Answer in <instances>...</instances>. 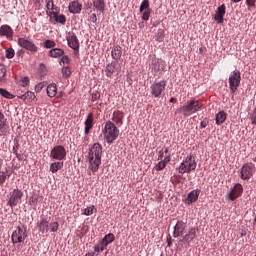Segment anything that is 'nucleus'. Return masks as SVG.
<instances>
[{
  "label": "nucleus",
  "instance_id": "2f4dec72",
  "mask_svg": "<svg viewBox=\"0 0 256 256\" xmlns=\"http://www.w3.org/2000/svg\"><path fill=\"white\" fill-rule=\"evenodd\" d=\"M104 245L107 247L110 243H113L115 241V235L113 233H109L105 235V237L101 240Z\"/></svg>",
  "mask_w": 256,
  "mask_h": 256
},
{
  "label": "nucleus",
  "instance_id": "f704fd0d",
  "mask_svg": "<svg viewBox=\"0 0 256 256\" xmlns=\"http://www.w3.org/2000/svg\"><path fill=\"white\" fill-rule=\"evenodd\" d=\"M105 249H107V246L102 240L94 246V250L96 251V253H103Z\"/></svg>",
  "mask_w": 256,
  "mask_h": 256
},
{
  "label": "nucleus",
  "instance_id": "69168bd1",
  "mask_svg": "<svg viewBox=\"0 0 256 256\" xmlns=\"http://www.w3.org/2000/svg\"><path fill=\"white\" fill-rule=\"evenodd\" d=\"M93 7V2L91 4L86 5V10L89 11Z\"/></svg>",
  "mask_w": 256,
  "mask_h": 256
},
{
  "label": "nucleus",
  "instance_id": "bf43d9fd",
  "mask_svg": "<svg viewBox=\"0 0 256 256\" xmlns=\"http://www.w3.org/2000/svg\"><path fill=\"white\" fill-rule=\"evenodd\" d=\"M17 57H23V55H25V50L24 49H20L16 52Z\"/></svg>",
  "mask_w": 256,
  "mask_h": 256
},
{
  "label": "nucleus",
  "instance_id": "c756f323",
  "mask_svg": "<svg viewBox=\"0 0 256 256\" xmlns=\"http://www.w3.org/2000/svg\"><path fill=\"white\" fill-rule=\"evenodd\" d=\"M46 91H47V95L48 97H55V95H57V84L55 83H52V84H49L46 88Z\"/></svg>",
  "mask_w": 256,
  "mask_h": 256
},
{
  "label": "nucleus",
  "instance_id": "4d7b16f0",
  "mask_svg": "<svg viewBox=\"0 0 256 256\" xmlns=\"http://www.w3.org/2000/svg\"><path fill=\"white\" fill-rule=\"evenodd\" d=\"M207 125H209V122H208L207 120H203V121L200 123L201 129H205V127H207Z\"/></svg>",
  "mask_w": 256,
  "mask_h": 256
},
{
  "label": "nucleus",
  "instance_id": "b1692460",
  "mask_svg": "<svg viewBox=\"0 0 256 256\" xmlns=\"http://www.w3.org/2000/svg\"><path fill=\"white\" fill-rule=\"evenodd\" d=\"M50 15H53V18L55 20L56 23H61V25H65V23H67V18L65 17V15L60 14L57 11H52L49 12Z\"/></svg>",
  "mask_w": 256,
  "mask_h": 256
},
{
  "label": "nucleus",
  "instance_id": "58836bf2",
  "mask_svg": "<svg viewBox=\"0 0 256 256\" xmlns=\"http://www.w3.org/2000/svg\"><path fill=\"white\" fill-rule=\"evenodd\" d=\"M56 45H57V43H55V41H53V40H46L44 42V47L46 49H53V47H56Z\"/></svg>",
  "mask_w": 256,
  "mask_h": 256
},
{
  "label": "nucleus",
  "instance_id": "0e129e2a",
  "mask_svg": "<svg viewBox=\"0 0 256 256\" xmlns=\"http://www.w3.org/2000/svg\"><path fill=\"white\" fill-rule=\"evenodd\" d=\"M15 155L18 161H23V154H19V152H17Z\"/></svg>",
  "mask_w": 256,
  "mask_h": 256
},
{
  "label": "nucleus",
  "instance_id": "f03ea898",
  "mask_svg": "<svg viewBox=\"0 0 256 256\" xmlns=\"http://www.w3.org/2000/svg\"><path fill=\"white\" fill-rule=\"evenodd\" d=\"M203 107V103L200 100H189L186 104L181 106L178 111L182 113L184 117H191L194 113H197Z\"/></svg>",
  "mask_w": 256,
  "mask_h": 256
},
{
  "label": "nucleus",
  "instance_id": "680f3d73",
  "mask_svg": "<svg viewBox=\"0 0 256 256\" xmlns=\"http://www.w3.org/2000/svg\"><path fill=\"white\" fill-rule=\"evenodd\" d=\"M73 49V51H74V55L76 56V57H79V46H77V47H75V48H72Z\"/></svg>",
  "mask_w": 256,
  "mask_h": 256
},
{
  "label": "nucleus",
  "instance_id": "0eeeda50",
  "mask_svg": "<svg viewBox=\"0 0 256 256\" xmlns=\"http://www.w3.org/2000/svg\"><path fill=\"white\" fill-rule=\"evenodd\" d=\"M50 158L54 159L55 161H65L67 159V150L63 145H56L50 151Z\"/></svg>",
  "mask_w": 256,
  "mask_h": 256
},
{
  "label": "nucleus",
  "instance_id": "4c0bfd02",
  "mask_svg": "<svg viewBox=\"0 0 256 256\" xmlns=\"http://www.w3.org/2000/svg\"><path fill=\"white\" fill-rule=\"evenodd\" d=\"M149 9V0H143L139 8L140 13H143V11H147Z\"/></svg>",
  "mask_w": 256,
  "mask_h": 256
},
{
  "label": "nucleus",
  "instance_id": "dca6fc26",
  "mask_svg": "<svg viewBox=\"0 0 256 256\" xmlns=\"http://www.w3.org/2000/svg\"><path fill=\"white\" fill-rule=\"evenodd\" d=\"M225 13H226V7L225 4H222L221 6H219L216 10V14H215V21H217V23H223L224 21V17H225Z\"/></svg>",
  "mask_w": 256,
  "mask_h": 256
},
{
  "label": "nucleus",
  "instance_id": "a211bd4d",
  "mask_svg": "<svg viewBox=\"0 0 256 256\" xmlns=\"http://www.w3.org/2000/svg\"><path fill=\"white\" fill-rule=\"evenodd\" d=\"M68 9L70 13H73V15H77L81 13V9H83V5H81L78 1H72L70 2Z\"/></svg>",
  "mask_w": 256,
  "mask_h": 256
},
{
  "label": "nucleus",
  "instance_id": "5701e85b",
  "mask_svg": "<svg viewBox=\"0 0 256 256\" xmlns=\"http://www.w3.org/2000/svg\"><path fill=\"white\" fill-rule=\"evenodd\" d=\"M84 125H85V130H84V133L85 135H89V131H91V129H93V114L90 113L85 122H84Z\"/></svg>",
  "mask_w": 256,
  "mask_h": 256
},
{
  "label": "nucleus",
  "instance_id": "79ce46f5",
  "mask_svg": "<svg viewBox=\"0 0 256 256\" xmlns=\"http://www.w3.org/2000/svg\"><path fill=\"white\" fill-rule=\"evenodd\" d=\"M101 99V93L99 91L92 92L91 101L95 103V101H99Z\"/></svg>",
  "mask_w": 256,
  "mask_h": 256
},
{
  "label": "nucleus",
  "instance_id": "6e6552de",
  "mask_svg": "<svg viewBox=\"0 0 256 256\" xmlns=\"http://www.w3.org/2000/svg\"><path fill=\"white\" fill-rule=\"evenodd\" d=\"M25 239H27V229L21 226L16 227V230H14L11 235V241L13 245H17V243H23Z\"/></svg>",
  "mask_w": 256,
  "mask_h": 256
},
{
  "label": "nucleus",
  "instance_id": "8fccbe9b",
  "mask_svg": "<svg viewBox=\"0 0 256 256\" xmlns=\"http://www.w3.org/2000/svg\"><path fill=\"white\" fill-rule=\"evenodd\" d=\"M39 73L42 76L47 75V67L45 66V64H40V66H39Z\"/></svg>",
  "mask_w": 256,
  "mask_h": 256
},
{
  "label": "nucleus",
  "instance_id": "6ab92c4d",
  "mask_svg": "<svg viewBox=\"0 0 256 256\" xmlns=\"http://www.w3.org/2000/svg\"><path fill=\"white\" fill-rule=\"evenodd\" d=\"M115 71H117V61H112L111 63H109L106 66V69H105L106 77L111 79L113 77V74L115 73Z\"/></svg>",
  "mask_w": 256,
  "mask_h": 256
},
{
  "label": "nucleus",
  "instance_id": "2eb2a0df",
  "mask_svg": "<svg viewBox=\"0 0 256 256\" xmlns=\"http://www.w3.org/2000/svg\"><path fill=\"white\" fill-rule=\"evenodd\" d=\"M37 228L39 233L45 235V233H49V221L45 218H41L40 221L37 223Z\"/></svg>",
  "mask_w": 256,
  "mask_h": 256
},
{
  "label": "nucleus",
  "instance_id": "f3484780",
  "mask_svg": "<svg viewBox=\"0 0 256 256\" xmlns=\"http://www.w3.org/2000/svg\"><path fill=\"white\" fill-rule=\"evenodd\" d=\"M5 115L0 112V137H3L9 133V125L4 122Z\"/></svg>",
  "mask_w": 256,
  "mask_h": 256
},
{
  "label": "nucleus",
  "instance_id": "ddd939ff",
  "mask_svg": "<svg viewBox=\"0 0 256 256\" xmlns=\"http://www.w3.org/2000/svg\"><path fill=\"white\" fill-rule=\"evenodd\" d=\"M186 227H187V224H185V222H183V220H178V222L174 226L173 237L174 238L181 237V235H183V233H185Z\"/></svg>",
  "mask_w": 256,
  "mask_h": 256
},
{
  "label": "nucleus",
  "instance_id": "39448f33",
  "mask_svg": "<svg viewBox=\"0 0 256 256\" xmlns=\"http://www.w3.org/2000/svg\"><path fill=\"white\" fill-rule=\"evenodd\" d=\"M23 199V191L19 188H15L13 191L9 193L7 205L13 209V207H17L20 205Z\"/></svg>",
  "mask_w": 256,
  "mask_h": 256
},
{
  "label": "nucleus",
  "instance_id": "774afa93",
  "mask_svg": "<svg viewBox=\"0 0 256 256\" xmlns=\"http://www.w3.org/2000/svg\"><path fill=\"white\" fill-rule=\"evenodd\" d=\"M170 103H177V99H175V98H170Z\"/></svg>",
  "mask_w": 256,
  "mask_h": 256
},
{
  "label": "nucleus",
  "instance_id": "6e6d98bb",
  "mask_svg": "<svg viewBox=\"0 0 256 256\" xmlns=\"http://www.w3.org/2000/svg\"><path fill=\"white\" fill-rule=\"evenodd\" d=\"M19 150V142H15V144H14V147H13V153H14V155H17V151Z\"/></svg>",
  "mask_w": 256,
  "mask_h": 256
},
{
  "label": "nucleus",
  "instance_id": "4468645a",
  "mask_svg": "<svg viewBox=\"0 0 256 256\" xmlns=\"http://www.w3.org/2000/svg\"><path fill=\"white\" fill-rule=\"evenodd\" d=\"M199 229L192 227L190 230L183 236L182 241H185V243H192L194 239H197V232Z\"/></svg>",
  "mask_w": 256,
  "mask_h": 256
},
{
  "label": "nucleus",
  "instance_id": "338daca9",
  "mask_svg": "<svg viewBox=\"0 0 256 256\" xmlns=\"http://www.w3.org/2000/svg\"><path fill=\"white\" fill-rule=\"evenodd\" d=\"M37 201H38L37 198H32V200H31L32 205H36Z\"/></svg>",
  "mask_w": 256,
  "mask_h": 256
},
{
  "label": "nucleus",
  "instance_id": "aec40b11",
  "mask_svg": "<svg viewBox=\"0 0 256 256\" xmlns=\"http://www.w3.org/2000/svg\"><path fill=\"white\" fill-rule=\"evenodd\" d=\"M199 195H201V190L197 189V190H192L189 194H188V198L186 200V203L188 205H191V203H195L197 201V199H199Z\"/></svg>",
  "mask_w": 256,
  "mask_h": 256
},
{
  "label": "nucleus",
  "instance_id": "5fc2aeb1",
  "mask_svg": "<svg viewBox=\"0 0 256 256\" xmlns=\"http://www.w3.org/2000/svg\"><path fill=\"white\" fill-rule=\"evenodd\" d=\"M88 21H91L92 23H97V14H91L88 18Z\"/></svg>",
  "mask_w": 256,
  "mask_h": 256
},
{
  "label": "nucleus",
  "instance_id": "c03bdc74",
  "mask_svg": "<svg viewBox=\"0 0 256 256\" xmlns=\"http://www.w3.org/2000/svg\"><path fill=\"white\" fill-rule=\"evenodd\" d=\"M15 57V50L13 48L6 49V59H13Z\"/></svg>",
  "mask_w": 256,
  "mask_h": 256
},
{
  "label": "nucleus",
  "instance_id": "cd10ccee",
  "mask_svg": "<svg viewBox=\"0 0 256 256\" xmlns=\"http://www.w3.org/2000/svg\"><path fill=\"white\" fill-rule=\"evenodd\" d=\"M0 35L5 37H13V29L9 25H2L0 27Z\"/></svg>",
  "mask_w": 256,
  "mask_h": 256
},
{
  "label": "nucleus",
  "instance_id": "f257e3e1",
  "mask_svg": "<svg viewBox=\"0 0 256 256\" xmlns=\"http://www.w3.org/2000/svg\"><path fill=\"white\" fill-rule=\"evenodd\" d=\"M101 157H103V146L99 143H94L88 152L89 167L93 173L99 171Z\"/></svg>",
  "mask_w": 256,
  "mask_h": 256
},
{
  "label": "nucleus",
  "instance_id": "20e7f679",
  "mask_svg": "<svg viewBox=\"0 0 256 256\" xmlns=\"http://www.w3.org/2000/svg\"><path fill=\"white\" fill-rule=\"evenodd\" d=\"M197 169V162L195 161V158H193V155H188L180 164L179 166V173H191V171H195Z\"/></svg>",
  "mask_w": 256,
  "mask_h": 256
},
{
  "label": "nucleus",
  "instance_id": "f8f14e48",
  "mask_svg": "<svg viewBox=\"0 0 256 256\" xmlns=\"http://www.w3.org/2000/svg\"><path fill=\"white\" fill-rule=\"evenodd\" d=\"M240 177L244 181H247L250 177H253V167L249 164H244L240 171Z\"/></svg>",
  "mask_w": 256,
  "mask_h": 256
},
{
  "label": "nucleus",
  "instance_id": "9b49d317",
  "mask_svg": "<svg viewBox=\"0 0 256 256\" xmlns=\"http://www.w3.org/2000/svg\"><path fill=\"white\" fill-rule=\"evenodd\" d=\"M18 45L22 47V49H26V51H30L31 53H37L38 47L35 45V43L25 39V38H19L18 39Z\"/></svg>",
  "mask_w": 256,
  "mask_h": 256
},
{
  "label": "nucleus",
  "instance_id": "4be33fe9",
  "mask_svg": "<svg viewBox=\"0 0 256 256\" xmlns=\"http://www.w3.org/2000/svg\"><path fill=\"white\" fill-rule=\"evenodd\" d=\"M18 99H22L25 103H31V101H35L36 96L34 92L26 91L24 94L18 96Z\"/></svg>",
  "mask_w": 256,
  "mask_h": 256
},
{
  "label": "nucleus",
  "instance_id": "a19ab883",
  "mask_svg": "<svg viewBox=\"0 0 256 256\" xmlns=\"http://www.w3.org/2000/svg\"><path fill=\"white\" fill-rule=\"evenodd\" d=\"M94 211H97V209H95V206H89L84 209V215L89 217L90 215H93Z\"/></svg>",
  "mask_w": 256,
  "mask_h": 256
},
{
  "label": "nucleus",
  "instance_id": "09e8293b",
  "mask_svg": "<svg viewBox=\"0 0 256 256\" xmlns=\"http://www.w3.org/2000/svg\"><path fill=\"white\" fill-rule=\"evenodd\" d=\"M5 75H7V69L5 66H0V81H3L5 79Z\"/></svg>",
  "mask_w": 256,
  "mask_h": 256
},
{
  "label": "nucleus",
  "instance_id": "3c124183",
  "mask_svg": "<svg viewBox=\"0 0 256 256\" xmlns=\"http://www.w3.org/2000/svg\"><path fill=\"white\" fill-rule=\"evenodd\" d=\"M250 120L252 125H256V107L253 109L252 113L250 114Z\"/></svg>",
  "mask_w": 256,
  "mask_h": 256
},
{
  "label": "nucleus",
  "instance_id": "393cba45",
  "mask_svg": "<svg viewBox=\"0 0 256 256\" xmlns=\"http://www.w3.org/2000/svg\"><path fill=\"white\" fill-rule=\"evenodd\" d=\"M92 7L96 11L103 13L105 11V0H92Z\"/></svg>",
  "mask_w": 256,
  "mask_h": 256
},
{
  "label": "nucleus",
  "instance_id": "a878e982",
  "mask_svg": "<svg viewBox=\"0 0 256 256\" xmlns=\"http://www.w3.org/2000/svg\"><path fill=\"white\" fill-rule=\"evenodd\" d=\"M123 117V112L114 111L112 121H114L118 127H121L123 125Z\"/></svg>",
  "mask_w": 256,
  "mask_h": 256
},
{
  "label": "nucleus",
  "instance_id": "473e14b6",
  "mask_svg": "<svg viewBox=\"0 0 256 256\" xmlns=\"http://www.w3.org/2000/svg\"><path fill=\"white\" fill-rule=\"evenodd\" d=\"M9 177H11V175L8 174L7 170L0 171V187H3L5 185V181H7Z\"/></svg>",
  "mask_w": 256,
  "mask_h": 256
},
{
  "label": "nucleus",
  "instance_id": "ea45409f",
  "mask_svg": "<svg viewBox=\"0 0 256 256\" xmlns=\"http://www.w3.org/2000/svg\"><path fill=\"white\" fill-rule=\"evenodd\" d=\"M62 75L65 79H67L71 75V68H69L68 66H64L62 68Z\"/></svg>",
  "mask_w": 256,
  "mask_h": 256
},
{
  "label": "nucleus",
  "instance_id": "412c9836",
  "mask_svg": "<svg viewBox=\"0 0 256 256\" xmlns=\"http://www.w3.org/2000/svg\"><path fill=\"white\" fill-rule=\"evenodd\" d=\"M67 43L71 49L79 47V39H77V35H75V33H69V36L67 37Z\"/></svg>",
  "mask_w": 256,
  "mask_h": 256
},
{
  "label": "nucleus",
  "instance_id": "c9c22d12",
  "mask_svg": "<svg viewBox=\"0 0 256 256\" xmlns=\"http://www.w3.org/2000/svg\"><path fill=\"white\" fill-rule=\"evenodd\" d=\"M0 95L6 99H15V96L4 88H0Z\"/></svg>",
  "mask_w": 256,
  "mask_h": 256
},
{
  "label": "nucleus",
  "instance_id": "37998d69",
  "mask_svg": "<svg viewBox=\"0 0 256 256\" xmlns=\"http://www.w3.org/2000/svg\"><path fill=\"white\" fill-rule=\"evenodd\" d=\"M165 167H167V164L161 160L159 163H157L155 165L154 169L156 171H163V169H165Z\"/></svg>",
  "mask_w": 256,
  "mask_h": 256
},
{
  "label": "nucleus",
  "instance_id": "9d476101",
  "mask_svg": "<svg viewBox=\"0 0 256 256\" xmlns=\"http://www.w3.org/2000/svg\"><path fill=\"white\" fill-rule=\"evenodd\" d=\"M241 195H243V185L236 183L227 193L226 199H229L230 201H236V199H239Z\"/></svg>",
  "mask_w": 256,
  "mask_h": 256
},
{
  "label": "nucleus",
  "instance_id": "e2e57ef3",
  "mask_svg": "<svg viewBox=\"0 0 256 256\" xmlns=\"http://www.w3.org/2000/svg\"><path fill=\"white\" fill-rule=\"evenodd\" d=\"M171 161V156H166L162 162L165 163L167 165V163H169Z\"/></svg>",
  "mask_w": 256,
  "mask_h": 256
},
{
  "label": "nucleus",
  "instance_id": "13d9d810",
  "mask_svg": "<svg viewBox=\"0 0 256 256\" xmlns=\"http://www.w3.org/2000/svg\"><path fill=\"white\" fill-rule=\"evenodd\" d=\"M163 157H165V152H163V150H160L158 152V161H161V159H163Z\"/></svg>",
  "mask_w": 256,
  "mask_h": 256
},
{
  "label": "nucleus",
  "instance_id": "a18cd8bd",
  "mask_svg": "<svg viewBox=\"0 0 256 256\" xmlns=\"http://www.w3.org/2000/svg\"><path fill=\"white\" fill-rule=\"evenodd\" d=\"M149 17H151V9L144 10L142 12V20L143 21H149Z\"/></svg>",
  "mask_w": 256,
  "mask_h": 256
},
{
  "label": "nucleus",
  "instance_id": "bb28decb",
  "mask_svg": "<svg viewBox=\"0 0 256 256\" xmlns=\"http://www.w3.org/2000/svg\"><path fill=\"white\" fill-rule=\"evenodd\" d=\"M49 57H52L54 59H57L59 57H63L65 55V50L60 48H53L48 53Z\"/></svg>",
  "mask_w": 256,
  "mask_h": 256
},
{
  "label": "nucleus",
  "instance_id": "49530a36",
  "mask_svg": "<svg viewBox=\"0 0 256 256\" xmlns=\"http://www.w3.org/2000/svg\"><path fill=\"white\" fill-rule=\"evenodd\" d=\"M49 227H50L52 233H57V231H59V223L58 222L50 223Z\"/></svg>",
  "mask_w": 256,
  "mask_h": 256
},
{
  "label": "nucleus",
  "instance_id": "1a4fd4ad",
  "mask_svg": "<svg viewBox=\"0 0 256 256\" xmlns=\"http://www.w3.org/2000/svg\"><path fill=\"white\" fill-rule=\"evenodd\" d=\"M165 87H167V82L165 81L154 82L150 86V93L152 97H154L155 99L161 97V95L165 93Z\"/></svg>",
  "mask_w": 256,
  "mask_h": 256
},
{
  "label": "nucleus",
  "instance_id": "864d4df0",
  "mask_svg": "<svg viewBox=\"0 0 256 256\" xmlns=\"http://www.w3.org/2000/svg\"><path fill=\"white\" fill-rule=\"evenodd\" d=\"M246 5L249 8H255L256 7V0H246Z\"/></svg>",
  "mask_w": 256,
  "mask_h": 256
},
{
  "label": "nucleus",
  "instance_id": "603ef678",
  "mask_svg": "<svg viewBox=\"0 0 256 256\" xmlns=\"http://www.w3.org/2000/svg\"><path fill=\"white\" fill-rule=\"evenodd\" d=\"M45 87V82H40L35 86L36 93H40V91H43V88Z\"/></svg>",
  "mask_w": 256,
  "mask_h": 256
},
{
  "label": "nucleus",
  "instance_id": "72a5a7b5",
  "mask_svg": "<svg viewBox=\"0 0 256 256\" xmlns=\"http://www.w3.org/2000/svg\"><path fill=\"white\" fill-rule=\"evenodd\" d=\"M112 59H119L121 57V47L115 46L111 51Z\"/></svg>",
  "mask_w": 256,
  "mask_h": 256
},
{
  "label": "nucleus",
  "instance_id": "7ed1b4c3",
  "mask_svg": "<svg viewBox=\"0 0 256 256\" xmlns=\"http://www.w3.org/2000/svg\"><path fill=\"white\" fill-rule=\"evenodd\" d=\"M104 139H106L107 143H113L117 137H119V129H117V126L113 124V122L108 121L105 124L104 130Z\"/></svg>",
  "mask_w": 256,
  "mask_h": 256
},
{
  "label": "nucleus",
  "instance_id": "052dcab7",
  "mask_svg": "<svg viewBox=\"0 0 256 256\" xmlns=\"http://www.w3.org/2000/svg\"><path fill=\"white\" fill-rule=\"evenodd\" d=\"M61 63H69V56H62Z\"/></svg>",
  "mask_w": 256,
  "mask_h": 256
},
{
  "label": "nucleus",
  "instance_id": "c85d7f7f",
  "mask_svg": "<svg viewBox=\"0 0 256 256\" xmlns=\"http://www.w3.org/2000/svg\"><path fill=\"white\" fill-rule=\"evenodd\" d=\"M227 121V113L225 111H220L216 115V125H223Z\"/></svg>",
  "mask_w": 256,
  "mask_h": 256
},
{
  "label": "nucleus",
  "instance_id": "423d86ee",
  "mask_svg": "<svg viewBox=\"0 0 256 256\" xmlns=\"http://www.w3.org/2000/svg\"><path fill=\"white\" fill-rule=\"evenodd\" d=\"M228 83L231 93H237V89H239V86L241 85V72L239 70H234L228 79Z\"/></svg>",
  "mask_w": 256,
  "mask_h": 256
},
{
  "label": "nucleus",
  "instance_id": "de8ad7c7",
  "mask_svg": "<svg viewBox=\"0 0 256 256\" xmlns=\"http://www.w3.org/2000/svg\"><path fill=\"white\" fill-rule=\"evenodd\" d=\"M21 87H27L29 85V77L25 76L19 81Z\"/></svg>",
  "mask_w": 256,
  "mask_h": 256
},
{
  "label": "nucleus",
  "instance_id": "7c9ffc66",
  "mask_svg": "<svg viewBox=\"0 0 256 256\" xmlns=\"http://www.w3.org/2000/svg\"><path fill=\"white\" fill-rule=\"evenodd\" d=\"M63 165H64V163L61 160H59L58 162H53L50 165L51 173H57V171H59L63 167Z\"/></svg>",
  "mask_w": 256,
  "mask_h": 256
},
{
  "label": "nucleus",
  "instance_id": "e433bc0d",
  "mask_svg": "<svg viewBox=\"0 0 256 256\" xmlns=\"http://www.w3.org/2000/svg\"><path fill=\"white\" fill-rule=\"evenodd\" d=\"M46 9H48V11H50V9H52V11H59V7H55L53 0H46Z\"/></svg>",
  "mask_w": 256,
  "mask_h": 256
}]
</instances>
